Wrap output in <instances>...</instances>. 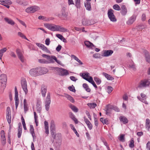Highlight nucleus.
I'll list each match as a JSON object with an SVG mask.
<instances>
[{
    "mask_svg": "<svg viewBox=\"0 0 150 150\" xmlns=\"http://www.w3.org/2000/svg\"><path fill=\"white\" fill-rule=\"evenodd\" d=\"M44 26L47 28L52 31H59L63 32L67 31V29L59 25L51 24L45 23L44 24Z\"/></svg>",
    "mask_w": 150,
    "mask_h": 150,
    "instance_id": "f257e3e1",
    "label": "nucleus"
},
{
    "mask_svg": "<svg viewBox=\"0 0 150 150\" xmlns=\"http://www.w3.org/2000/svg\"><path fill=\"white\" fill-rule=\"evenodd\" d=\"M7 77L6 74H3L0 76V93L3 92L6 86Z\"/></svg>",
    "mask_w": 150,
    "mask_h": 150,
    "instance_id": "f03ea898",
    "label": "nucleus"
},
{
    "mask_svg": "<svg viewBox=\"0 0 150 150\" xmlns=\"http://www.w3.org/2000/svg\"><path fill=\"white\" fill-rule=\"evenodd\" d=\"M42 57L47 59L46 61L47 64L54 63V59H56V57L54 56H50L49 55L46 54H42Z\"/></svg>",
    "mask_w": 150,
    "mask_h": 150,
    "instance_id": "7ed1b4c3",
    "label": "nucleus"
},
{
    "mask_svg": "<svg viewBox=\"0 0 150 150\" xmlns=\"http://www.w3.org/2000/svg\"><path fill=\"white\" fill-rule=\"evenodd\" d=\"M114 11L112 9L108 10V15L110 21L112 22H116L117 21L115 16L114 14Z\"/></svg>",
    "mask_w": 150,
    "mask_h": 150,
    "instance_id": "20e7f679",
    "label": "nucleus"
},
{
    "mask_svg": "<svg viewBox=\"0 0 150 150\" xmlns=\"http://www.w3.org/2000/svg\"><path fill=\"white\" fill-rule=\"evenodd\" d=\"M40 8L37 6H33L27 8L25 11L28 13H32L40 10Z\"/></svg>",
    "mask_w": 150,
    "mask_h": 150,
    "instance_id": "39448f33",
    "label": "nucleus"
},
{
    "mask_svg": "<svg viewBox=\"0 0 150 150\" xmlns=\"http://www.w3.org/2000/svg\"><path fill=\"white\" fill-rule=\"evenodd\" d=\"M37 69L38 76L45 74L48 71V69L45 67H39Z\"/></svg>",
    "mask_w": 150,
    "mask_h": 150,
    "instance_id": "423d86ee",
    "label": "nucleus"
},
{
    "mask_svg": "<svg viewBox=\"0 0 150 150\" xmlns=\"http://www.w3.org/2000/svg\"><path fill=\"white\" fill-rule=\"evenodd\" d=\"M21 85L22 87L25 92V94H26L28 92L27 89V82L25 79H23L21 81Z\"/></svg>",
    "mask_w": 150,
    "mask_h": 150,
    "instance_id": "0eeeda50",
    "label": "nucleus"
},
{
    "mask_svg": "<svg viewBox=\"0 0 150 150\" xmlns=\"http://www.w3.org/2000/svg\"><path fill=\"white\" fill-rule=\"evenodd\" d=\"M56 70L59 73V74L62 76L66 75L69 74L68 71L66 69L58 67L56 68Z\"/></svg>",
    "mask_w": 150,
    "mask_h": 150,
    "instance_id": "6e6552de",
    "label": "nucleus"
},
{
    "mask_svg": "<svg viewBox=\"0 0 150 150\" xmlns=\"http://www.w3.org/2000/svg\"><path fill=\"white\" fill-rule=\"evenodd\" d=\"M150 83L147 80L145 79L142 81L139 84L138 87L140 88L144 87L149 86V85Z\"/></svg>",
    "mask_w": 150,
    "mask_h": 150,
    "instance_id": "1a4fd4ad",
    "label": "nucleus"
},
{
    "mask_svg": "<svg viewBox=\"0 0 150 150\" xmlns=\"http://www.w3.org/2000/svg\"><path fill=\"white\" fill-rule=\"evenodd\" d=\"M29 73L30 75L32 76L35 77L38 76L37 68L31 69L29 71Z\"/></svg>",
    "mask_w": 150,
    "mask_h": 150,
    "instance_id": "9d476101",
    "label": "nucleus"
},
{
    "mask_svg": "<svg viewBox=\"0 0 150 150\" xmlns=\"http://www.w3.org/2000/svg\"><path fill=\"white\" fill-rule=\"evenodd\" d=\"M16 52L18 58L22 62H23L24 57L20 50L17 49H16Z\"/></svg>",
    "mask_w": 150,
    "mask_h": 150,
    "instance_id": "9b49d317",
    "label": "nucleus"
},
{
    "mask_svg": "<svg viewBox=\"0 0 150 150\" xmlns=\"http://www.w3.org/2000/svg\"><path fill=\"white\" fill-rule=\"evenodd\" d=\"M16 52L18 58L22 62H23L24 57L20 50L17 49H16Z\"/></svg>",
    "mask_w": 150,
    "mask_h": 150,
    "instance_id": "f8f14e48",
    "label": "nucleus"
},
{
    "mask_svg": "<svg viewBox=\"0 0 150 150\" xmlns=\"http://www.w3.org/2000/svg\"><path fill=\"white\" fill-rule=\"evenodd\" d=\"M89 74L88 73L85 72L82 73L81 76L83 79L88 81V80H89L91 78H92L91 76H89Z\"/></svg>",
    "mask_w": 150,
    "mask_h": 150,
    "instance_id": "ddd939ff",
    "label": "nucleus"
},
{
    "mask_svg": "<svg viewBox=\"0 0 150 150\" xmlns=\"http://www.w3.org/2000/svg\"><path fill=\"white\" fill-rule=\"evenodd\" d=\"M128 67L130 69H132L134 71H135L136 70L135 65L133 61H132V62L129 63Z\"/></svg>",
    "mask_w": 150,
    "mask_h": 150,
    "instance_id": "4468645a",
    "label": "nucleus"
},
{
    "mask_svg": "<svg viewBox=\"0 0 150 150\" xmlns=\"http://www.w3.org/2000/svg\"><path fill=\"white\" fill-rule=\"evenodd\" d=\"M121 13L123 16L125 15L127 13V9L125 6L124 5H122L121 7Z\"/></svg>",
    "mask_w": 150,
    "mask_h": 150,
    "instance_id": "2eb2a0df",
    "label": "nucleus"
},
{
    "mask_svg": "<svg viewBox=\"0 0 150 150\" xmlns=\"http://www.w3.org/2000/svg\"><path fill=\"white\" fill-rule=\"evenodd\" d=\"M47 91V87L44 85H42L41 86V92L42 96L44 97L45 96Z\"/></svg>",
    "mask_w": 150,
    "mask_h": 150,
    "instance_id": "dca6fc26",
    "label": "nucleus"
},
{
    "mask_svg": "<svg viewBox=\"0 0 150 150\" xmlns=\"http://www.w3.org/2000/svg\"><path fill=\"white\" fill-rule=\"evenodd\" d=\"M145 57L146 62L150 64V55L149 53L147 51L145 53Z\"/></svg>",
    "mask_w": 150,
    "mask_h": 150,
    "instance_id": "f3484780",
    "label": "nucleus"
},
{
    "mask_svg": "<svg viewBox=\"0 0 150 150\" xmlns=\"http://www.w3.org/2000/svg\"><path fill=\"white\" fill-rule=\"evenodd\" d=\"M84 121L87 125L89 129L90 130L93 127L92 124L85 117H84Z\"/></svg>",
    "mask_w": 150,
    "mask_h": 150,
    "instance_id": "a211bd4d",
    "label": "nucleus"
},
{
    "mask_svg": "<svg viewBox=\"0 0 150 150\" xmlns=\"http://www.w3.org/2000/svg\"><path fill=\"white\" fill-rule=\"evenodd\" d=\"M136 17L134 15L131 16L128 21L127 22V23L128 25H131L135 21Z\"/></svg>",
    "mask_w": 150,
    "mask_h": 150,
    "instance_id": "6ab92c4d",
    "label": "nucleus"
},
{
    "mask_svg": "<svg viewBox=\"0 0 150 150\" xmlns=\"http://www.w3.org/2000/svg\"><path fill=\"white\" fill-rule=\"evenodd\" d=\"M113 53V51L111 50H108L105 51L103 53V56L108 57L111 55Z\"/></svg>",
    "mask_w": 150,
    "mask_h": 150,
    "instance_id": "aec40b11",
    "label": "nucleus"
},
{
    "mask_svg": "<svg viewBox=\"0 0 150 150\" xmlns=\"http://www.w3.org/2000/svg\"><path fill=\"white\" fill-rule=\"evenodd\" d=\"M82 23L84 25H90L91 24L90 21L85 18L82 20Z\"/></svg>",
    "mask_w": 150,
    "mask_h": 150,
    "instance_id": "412c9836",
    "label": "nucleus"
},
{
    "mask_svg": "<svg viewBox=\"0 0 150 150\" xmlns=\"http://www.w3.org/2000/svg\"><path fill=\"white\" fill-rule=\"evenodd\" d=\"M69 116L74 121L76 124H77L78 121L77 119H76L74 114L71 112L69 113Z\"/></svg>",
    "mask_w": 150,
    "mask_h": 150,
    "instance_id": "4be33fe9",
    "label": "nucleus"
},
{
    "mask_svg": "<svg viewBox=\"0 0 150 150\" xmlns=\"http://www.w3.org/2000/svg\"><path fill=\"white\" fill-rule=\"evenodd\" d=\"M103 74L108 80L112 81L114 79V78L113 77L110 75H109L107 73H103Z\"/></svg>",
    "mask_w": 150,
    "mask_h": 150,
    "instance_id": "5701e85b",
    "label": "nucleus"
},
{
    "mask_svg": "<svg viewBox=\"0 0 150 150\" xmlns=\"http://www.w3.org/2000/svg\"><path fill=\"white\" fill-rule=\"evenodd\" d=\"M30 132L32 135V136L33 138L34 139L35 137V134L34 132V129L33 126L32 125H30Z\"/></svg>",
    "mask_w": 150,
    "mask_h": 150,
    "instance_id": "b1692460",
    "label": "nucleus"
},
{
    "mask_svg": "<svg viewBox=\"0 0 150 150\" xmlns=\"http://www.w3.org/2000/svg\"><path fill=\"white\" fill-rule=\"evenodd\" d=\"M4 19L9 24L11 25H13L15 24V22L13 20L8 18L5 17L4 18Z\"/></svg>",
    "mask_w": 150,
    "mask_h": 150,
    "instance_id": "393cba45",
    "label": "nucleus"
},
{
    "mask_svg": "<svg viewBox=\"0 0 150 150\" xmlns=\"http://www.w3.org/2000/svg\"><path fill=\"white\" fill-rule=\"evenodd\" d=\"M84 44L87 47L89 48H92L94 46L93 45L92 43L88 41H85Z\"/></svg>",
    "mask_w": 150,
    "mask_h": 150,
    "instance_id": "a878e982",
    "label": "nucleus"
},
{
    "mask_svg": "<svg viewBox=\"0 0 150 150\" xmlns=\"http://www.w3.org/2000/svg\"><path fill=\"white\" fill-rule=\"evenodd\" d=\"M145 127L149 131L150 128V120L149 119L147 118L146 119Z\"/></svg>",
    "mask_w": 150,
    "mask_h": 150,
    "instance_id": "bb28decb",
    "label": "nucleus"
},
{
    "mask_svg": "<svg viewBox=\"0 0 150 150\" xmlns=\"http://www.w3.org/2000/svg\"><path fill=\"white\" fill-rule=\"evenodd\" d=\"M50 93H48L47 94V96L46 98L45 103L50 104Z\"/></svg>",
    "mask_w": 150,
    "mask_h": 150,
    "instance_id": "cd10ccee",
    "label": "nucleus"
},
{
    "mask_svg": "<svg viewBox=\"0 0 150 150\" xmlns=\"http://www.w3.org/2000/svg\"><path fill=\"white\" fill-rule=\"evenodd\" d=\"M100 121L104 124L108 125L109 123V122L107 118L105 119L104 118L102 117L100 118Z\"/></svg>",
    "mask_w": 150,
    "mask_h": 150,
    "instance_id": "c85d7f7f",
    "label": "nucleus"
},
{
    "mask_svg": "<svg viewBox=\"0 0 150 150\" xmlns=\"http://www.w3.org/2000/svg\"><path fill=\"white\" fill-rule=\"evenodd\" d=\"M7 50L6 47L0 50V60L1 59L3 54L7 51Z\"/></svg>",
    "mask_w": 150,
    "mask_h": 150,
    "instance_id": "c756f323",
    "label": "nucleus"
},
{
    "mask_svg": "<svg viewBox=\"0 0 150 150\" xmlns=\"http://www.w3.org/2000/svg\"><path fill=\"white\" fill-rule=\"evenodd\" d=\"M56 36L63 42H67V40L66 39L61 35L60 34H56Z\"/></svg>",
    "mask_w": 150,
    "mask_h": 150,
    "instance_id": "7c9ffc66",
    "label": "nucleus"
},
{
    "mask_svg": "<svg viewBox=\"0 0 150 150\" xmlns=\"http://www.w3.org/2000/svg\"><path fill=\"white\" fill-rule=\"evenodd\" d=\"M50 130H55V125L54 121L52 120L51 121L50 126Z\"/></svg>",
    "mask_w": 150,
    "mask_h": 150,
    "instance_id": "2f4dec72",
    "label": "nucleus"
},
{
    "mask_svg": "<svg viewBox=\"0 0 150 150\" xmlns=\"http://www.w3.org/2000/svg\"><path fill=\"white\" fill-rule=\"evenodd\" d=\"M71 57L74 59L77 62H78L80 64L82 65L83 64V63L81 62V61L75 55H71Z\"/></svg>",
    "mask_w": 150,
    "mask_h": 150,
    "instance_id": "473e14b6",
    "label": "nucleus"
},
{
    "mask_svg": "<svg viewBox=\"0 0 150 150\" xmlns=\"http://www.w3.org/2000/svg\"><path fill=\"white\" fill-rule=\"evenodd\" d=\"M65 96L71 102L73 103L74 102V99L70 95L68 94H66Z\"/></svg>",
    "mask_w": 150,
    "mask_h": 150,
    "instance_id": "72a5a7b5",
    "label": "nucleus"
},
{
    "mask_svg": "<svg viewBox=\"0 0 150 150\" xmlns=\"http://www.w3.org/2000/svg\"><path fill=\"white\" fill-rule=\"evenodd\" d=\"M61 13L62 16L63 17V19L65 20H68V13L66 12V11H64L61 12Z\"/></svg>",
    "mask_w": 150,
    "mask_h": 150,
    "instance_id": "f704fd0d",
    "label": "nucleus"
},
{
    "mask_svg": "<svg viewBox=\"0 0 150 150\" xmlns=\"http://www.w3.org/2000/svg\"><path fill=\"white\" fill-rule=\"evenodd\" d=\"M87 105L90 108H94L97 106L96 104L95 103H88Z\"/></svg>",
    "mask_w": 150,
    "mask_h": 150,
    "instance_id": "c9c22d12",
    "label": "nucleus"
},
{
    "mask_svg": "<svg viewBox=\"0 0 150 150\" xmlns=\"http://www.w3.org/2000/svg\"><path fill=\"white\" fill-rule=\"evenodd\" d=\"M120 121H122L124 123H127L128 122V120L124 116H121L120 117Z\"/></svg>",
    "mask_w": 150,
    "mask_h": 150,
    "instance_id": "e433bc0d",
    "label": "nucleus"
},
{
    "mask_svg": "<svg viewBox=\"0 0 150 150\" xmlns=\"http://www.w3.org/2000/svg\"><path fill=\"white\" fill-rule=\"evenodd\" d=\"M36 109L38 112L40 113L41 110V105L39 102H38L36 104Z\"/></svg>",
    "mask_w": 150,
    "mask_h": 150,
    "instance_id": "4c0bfd02",
    "label": "nucleus"
},
{
    "mask_svg": "<svg viewBox=\"0 0 150 150\" xmlns=\"http://www.w3.org/2000/svg\"><path fill=\"white\" fill-rule=\"evenodd\" d=\"M83 86L87 92H90L91 89L89 88L88 86L86 83H83Z\"/></svg>",
    "mask_w": 150,
    "mask_h": 150,
    "instance_id": "58836bf2",
    "label": "nucleus"
},
{
    "mask_svg": "<svg viewBox=\"0 0 150 150\" xmlns=\"http://www.w3.org/2000/svg\"><path fill=\"white\" fill-rule=\"evenodd\" d=\"M15 100L16 108L17 109L19 103L18 96H15Z\"/></svg>",
    "mask_w": 150,
    "mask_h": 150,
    "instance_id": "ea45409f",
    "label": "nucleus"
},
{
    "mask_svg": "<svg viewBox=\"0 0 150 150\" xmlns=\"http://www.w3.org/2000/svg\"><path fill=\"white\" fill-rule=\"evenodd\" d=\"M12 3L11 1L10 0H5L2 4V5L4 6L6 5H11Z\"/></svg>",
    "mask_w": 150,
    "mask_h": 150,
    "instance_id": "a19ab883",
    "label": "nucleus"
},
{
    "mask_svg": "<svg viewBox=\"0 0 150 150\" xmlns=\"http://www.w3.org/2000/svg\"><path fill=\"white\" fill-rule=\"evenodd\" d=\"M17 35L18 36L20 37L27 40H28L25 35L21 32H18L17 33Z\"/></svg>",
    "mask_w": 150,
    "mask_h": 150,
    "instance_id": "79ce46f5",
    "label": "nucleus"
},
{
    "mask_svg": "<svg viewBox=\"0 0 150 150\" xmlns=\"http://www.w3.org/2000/svg\"><path fill=\"white\" fill-rule=\"evenodd\" d=\"M70 107L75 112H77L78 111V109L75 106L72 105H69Z\"/></svg>",
    "mask_w": 150,
    "mask_h": 150,
    "instance_id": "37998d69",
    "label": "nucleus"
},
{
    "mask_svg": "<svg viewBox=\"0 0 150 150\" xmlns=\"http://www.w3.org/2000/svg\"><path fill=\"white\" fill-rule=\"evenodd\" d=\"M81 0H75V5L78 8H79L80 7Z\"/></svg>",
    "mask_w": 150,
    "mask_h": 150,
    "instance_id": "c03bdc74",
    "label": "nucleus"
},
{
    "mask_svg": "<svg viewBox=\"0 0 150 150\" xmlns=\"http://www.w3.org/2000/svg\"><path fill=\"white\" fill-rule=\"evenodd\" d=\"M88 80L89 81H88V82L91 83L95 88H97V86L93 81V78H91L90 79Z\"/></svg>",
    "mask_w": 150,
    "mask_h": 150,
    "instance_id": "a18cd8bd",
    "label": "nucleus"
},
{
    "mask_svg": "<svg viewBox=\"0 0 150 150\" xmlns=\"http://www.w3.org/2000/svg\"><path fill=\"white\" fill-rule=\"evenodd\" d=\"M22 132V129L20 126H19L18 129V137L19 138L21 137Z\"/></svg>",
    "mask_w": 150,
    "mask_h": 150,
    "instance_id": "49530a36",
    "label": "nucleus"
},
{
    "mask_svg": "<svg viewBox=\"0 0 150 150\" xmlns=\"http://www.w3.org/2000/svg\"><path fill=\"white\" fill-rule=\"evenodd\" d=\"M146 26L143 24H141L137 27V28L138 30H142V29L145 28Z\"/></svg>",
    "mask_w": 150,
    "mask_h": 150,
    "instance_id": "de8ad7c7",
    "label": "nucleus"
},
{
    "mask_svg": "<svg viewBox=\"0 0 150 150\" xmlns=\"http://www.w3.org/2000/svg\"><path fill=\"white\" fill-rule=\"evenodd\" d=\"M94 81L96 82L97 84H99L101 83V80L98 77H94Z\"/></svg>",
    "mask_w": 150,
    "mask_h": 150,
    "instance_id": "09e8293b",
    "label": "nucleus"
},
{
    "mask_svg": "<svg viewBox=\"0 0 150 150\" xmlns=\"http://www.w3.org/2000/svg\"><path fill=\"white\" fill-rule=\"evenodd\" d=\"M85 5L87 10H91V6L89 2H87L86 4H85Z\"/></svg>",
    "mask_w": 150,
    "mask_h": 150,
    "instance_id": "8fccbe9b",
    "label": "nucleus"
},
{
    "mask_svg": "<svg viewBox=\"0 0 150 150\" xmlns=\"http://www.w3.org/2000/svg\"><path fill=\"white\" fill-rule=\"evenodd\" d=\"M124 137H125L124 134H121L120 137L119 138V140L120 141L123 142H125V139Z\"/></svg>",
    "mask_w": 150,
    "mask_h": 150,
    "instance_id": "3c124183",
    "label": "nucleus"
},
{
    "mask_svg": "<svg viewBox=\"0 0 150 150\" xmlns=\"http://www.w3.org/2000/svg\"><path fill=\"white\" fill-rule=\"evenodd\" d=\"M113 8L114 9L117 11L120 10V6L117 4H115L113 6Z\"/></svg>",
    "mask_w": 150,
    "mask_h": 150,
    "instance_id": "603ef678",
    "label": "nucleus"
},
{
    "mask_svg": "<svg viewBox=\"0 0 150 150\" xmlns=\"http://www.w3.org/2000/svg\"><path fill=\"white\" fill-rule=\"evenodd\" d=\"M38 62L41 63L47 64L46 60L45 59H40L38 60Z\"/></svg>",
    "mask_w": 150,
    "mask_h": 150,
    "instance_id": "864d4df0",
    "label": "nucleus"
},
{
    "mask_svg": "<svg viewBox=\"0 0 150 150\" xmlns=\"http://www.w3.org/2000/svg\"><path fill=\"white\" fill-rule=\"evenodd\" d=\"M134 141L133 138L130 141L129 144V146L130 147H133L134 146Z\"/></svg>",
    "mask_w": 150,
    "mask_h": 150,
    "instance_id": "5fc2aeb1",
    "label": "nucleus"
},
{
    "mask_svg": "<svg viewBox=\"0 0 150 150\" xmlns=\"http://www.w3.org/2000/svg\"><path fill=\"white\" fill-rule=\"evenodd\" d=\"M113 90V88L112 87L110 86H108L107 87V91L108 93H110Z\"/></svg>",
    "mask_w": 150,
    "mask_h": 150,
    "instance_id": "6e6d98bb",
    "label": "nucleus"
},
{
    "mask_svg": "<svg viewBox=\"0 0 150 150\" xmlns=\"http://www.w3.org/2000/svg\"><path fill=\"white\" fill-rule=\"evenodd\" d=\"M54 60L57 62L58 64H60L62 66H64V65L63 64L61 61L59 60H57V58L56 57V59H55Z\"/></svg>",
    "mask_w": 150,
    "mask_h": 150,
    "instance_id": "4d7b16f0",
    "label": "nucleus"
},
{
    "mask_svg": "<svg viewBox=\"0 0 150 150\" xmlns=\"http://www.w3.org/2000/svg\"><path fill=\"white\" fill-rule=\"evenodd\" d=\"M69 89L70 91L74 92H75L76 90L74 88V87L72 85V86H70L69 87Z\"/></svg>",
    "mask_w": 150,
    "mask_h": 150,
    "instance_id": "13d9d810",
    "label": "nucleus"
},
{
    "mask_svg": "<svg viewBox=\"0 0 150 150\" xmlns=\"http://www.w3.org/2000/svg\"><path fill=\"white\" fill-rule=\"evenodd\" d=\"M1 138H5L4 131V130H1Z\"/></svg>",
    "mask_w": 150,
    "mask_h": 150,
    "instance_id": "bf43d9fd",
    "label": "nucleus"
},
{
    "mask_svg": "<svg viewBox=\"0 0 150 150\" xmlns=\"http://www.w3.org/2000/svg\"><path fill=\"white\" fill-rule=\"evenodd\" d=\"M140 100L142 102L145 103L146 104H148V103L146 100V98H140Z\"/></svg>",
    "mask_w": 150,
    "mask_h": 150,
    "instance_id": "052dcab7",
    "label": "nucleus"
},
{
    "mask_svg": "<svg viewBox=\"0 0 150 150\" xmlns=\"http://www.w3.org/2000/svg\"><path fill=\"white\" fill-rule=\"evenodd\" d=\"M6 118L8 124H10L11 122V116H6Z\"/></svg>",
    "mask_w": 150,
    "mask_h": 150,
    "instance_id": "680f3d73",
    "label": "nucleus"
},
{
    "mask_svg": "<svg viewBox=\"0 0 150 150\" xmlns=\"http://www.w3.org/2000/svg\"><path fill=\"white\" fill-rule=\"evenodd\" d=\"M50 39L49 38H47L45 41V43L47 45H49L50 43Z\"/></svg>",
    "mask_w": 150,
    "mask_h": 150,
    "instance_id": "e2e57ef3",
    "label": "nucleus"
},
{
    "mask_svg": "<svg viewBox=\"0 0 150 150\" xmlns=\"http://www.w3.org/2000/svg\"><path fill=\"white\" fill-rule=\"evenodd\" d=\"M1 143L3 145H4L6 142L5 138H1Z\"/></svg>",
    "mask_w": 150,
    "mask_h": 150,
    "instance_id": "0e129e2a",
    "label": "nucleus"
},
{
    "mask_svg": "<svg viewBox=\"0 0 150 150\" xmlns=\"http://www.w3.org/2000/svg\"><path fill=\"white\" fill-rule=\"evenodd\" d=\"M17 20L18 21L23 25L24 26L25 28L26 27V25L25 24V23L23 21L17 19Z\"/></svg>",
    "mask_w": 150,
    "mask_h": 150,
    "instance_id": "69168bd1",
    "label": "nucleus"
},
{
    "mask_svg": "<svg viewBox=\"0 0 150 150\" xmlns=\"http://www.w3.org/2000/svg\"><path fill=\"white\" fill-rule=\"evenodd\" d=\"M24 110L25 113H26L28 110V105H24Z\"/></svg>",
    "mask_w": 150,
    "mask_h": 150,
    "instance_id": "338daca9",
    "label": "nucleus"
},
{
    "mask_svg": "<svg viewBox=\"0 0 150 150\" xmlns=\"http://www.w3.org/2000/svg\"><path fill=\"white\" fill-rule=\"evenodd\" d=\"M146 148L147 149L150 150V142L149 141L146 144Z\"/></svg>",
    "mask_w": 150,
    "mask_h": 150,
    "instance_id": "774afa93",
    "label": "nucleus"
}]
</instances>
